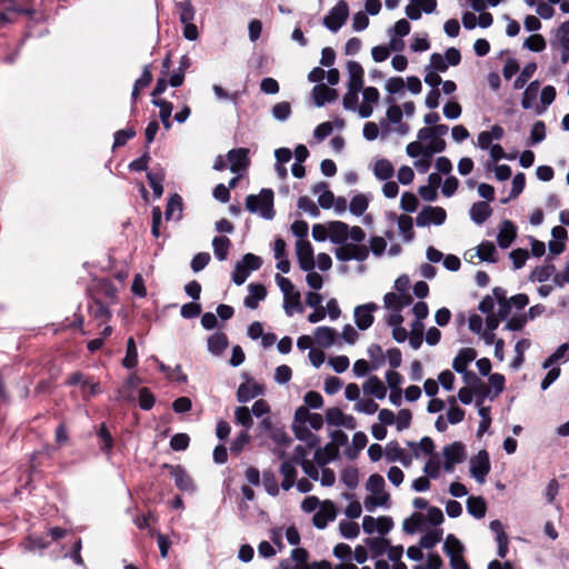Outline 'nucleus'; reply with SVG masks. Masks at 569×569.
<instances>
[{
    "label": "nucleus",
    "instance_id": "obj_1",
    "mask_svg": "<svg viewBox=\"0 0 569 569\" xmlns=\"http://www.w3.org/2000/svg\"><path fill=\"white\" fill-rule=\"evenodd\" d=\"M323 419L320 413H311L307 407H300L296 410L292 423L293 432L302 442L309 447H317L320 441L313 431L322 428Z\"/></svg>",
    "mask_w": 569,
    "mask_h": 569
},
{
    "label": "nucleus",
    "instance_id": "obj_2",
    "mask_svg": "<svg viewBox=\"0 0 569 569\" xmlns=\"http://www.w3.org/2000/svg\"><path fill=\"white\" fill-rule=\"evenodd\" d=\"M348 240L350 242L335 249V257L338 261L347 262L356 260L362 262L369 257V248L363 243L366 232L359 226L349 227Z\"/></svg>",
    "mask_w": 569,
    "mask_h": 569
},
{
    "label": "nucleus",
    "instance_id": "obj_3",
    "mask_svg": "<svg viewBox=\"0 0 569 569\" xmlns=\"http://www.w3.org/2000/svg\"><path fill=\"white\" fill-rule=\"evenodd\" d=\"M385 479L382 476L375 473L371 475L366 483V489L370 492L363 500V507L367 511L373 512L377 508H389L390 496L385 490Z\"/></svg>",
    "mask_w": 569,
    "mask_h": 569
},
{
    "label": "nucleus",
    "instance_id": "obj_4",
    "mask_svg": "<svg viewBox=\"0 0 569 569\" xmlns=\"http://www.w3.org/2000/svg\"><path fill=\"white\" fill-rule=\"evenodd\" d=\"M246 208L252 213H259L264 219H272L273 211V191L262 189L259 194H249L246 198Z\"/></svg>",
    "mask_w": 569,
    "mask_h": 569
},
{
    "label": "nucleus",
    "instance_id": "obj_5",
    "mask_svg": "<svg viewBox=\"0 0 569 569\" xmlns=\"http://www.w3.org/2000/svg\"><path fill=\"white\" fill-rule=\"evenodd\" d=\"M443 551L449 557L452 569H471L463 558L465 547L453 535H448L443 545Z\"/></svg>",
    "mask_w": 569,
    "mask_h": 569
},
{
    "label": "nucleus",
    "instance_id": "obj_6",
    "mask_svg": "<svg viewBox=\"0 0 569 569\" xmlns=\"http://www.w3.org/2000/svg\"><path fill=\"white\" fill-rule=\"evenodd\" d=\"M316 447H309L307 442L303 445H297L293 450V456L290 460L301 466L303 472L312 480H318V468L313 461L309 459V456L313 455Z\"/></svg>",
    "mask_w": 569,
    "mask_h": 569
},
{
    "label": "nucleus",
    "instance_id": "obj_7",
    "mask_svg": "<svg viewBox=\"0 0 569 569\" xmlns=\"http://www.w3.org/2000/svg\"><path fill=\"white\" fill-rule=\"evenodd\" d=\"M349 17V7L345 0H340L323 18V24L331 32H338Z\"/></svg>",
    "mask_w": 569,
    "mask_h": 569
},
{
    "label": "nucleus",
    "instance_id": "obj_8",
    "mask_svg": "<svg viewBox=\"0 0 569 569\" xmlns=\"http://www.w3.org/2000/svg\"><path fill=\"white\" fill-rule=\"evenodd\" d=\"M489 471V453L486 450H480L475 457L470 459V473L477 482L483 483Z\"/></svg>",
    "mask_w": 569,
    "mask_h": 569
},
{
    "label": "nucleus",
    "instance_id": "obj_9",
    "mask_svg": "<svg viewBox=\"0 0 569 569\" xmlns=\"http://www.w3.org/2000/svg\"><path fill=\"white\" fill-rule=\"evenodd\" d=\"M447 213L441 207H425L416 217L418 227H426L429 224L440 226L446 221Z\"/></svg>",
    "mask_w": 569,
    "mask_h": 569
},
{
    "label": "nucleus",
    "instance_id": "obj_10",
    "mask_svg": "<svg viewBox=\"0 0 569 569\" xmlns=\"http://www.w3.org/2000/svg\"><path fill=\"white\" fill-rule=\"evenodd\" d=\"M336 505L331 500H325L315 512L312 523L318 529H325L329 522H332L336 519Z\"/></svg>",
    "mask_w": 569,
    "mask_h": 569
},
{
    "label": "nucleus",
    "instance_id": "obj_11",
    "mask_svg": "<svg viewBox=\"0 0 569 569\" xmlns=\"http://www.w3.org/2000/svg\"><path fill=\"white\" fill-rule=\"evenodd\" d=\"M379 309V306L375 302H368L360 305L355 308V322L360 330H367L373 323V312Z\"/></svg>",
    "mask_w": 569,
    "mask_h": 569
},
{
    "label": "nucleus",
    "instance_id": "obj_12",
    "mask_svg": "<svg viewBox=\"0 0 569 569\" xmlns=\"http://www.w3.org/2000/svg\"><path fill=\"white\" fill-rule=\"evenodd\" d=\"M296 252L299 267L303 271H311L315 268L313 248L308 240H298L296 243Z\"/></svg>",
    "mask_w": 569,
    "mask_h": 569
},
{
    "label": "nucleus",
    "instance_id": "obj_13",
    "mask_svg": "<svg viewBox=\"0 0 569 569\" xmlns=\"http://www.w3.org/2000/svg\"><path fill=\"white\" fill-rule=\"evenodd\" d=\"M443 468L446 471L451 472L457 463L465 459V447L460 442H453L443 448Z\"/></svg>",
    "mask_w": 569,
    "mask_h": 569
},
{
    "label": "nucleus",
    "instance_id": "obj_14",
    "mask_svg": "<svg viewBox=\"0 0 569 569\" xmlns=\"http://www.w3.org/2000/svg\"><path fill=\"white\" fill-rule=\"evenodd\" d=\"M313 340L321 348H330L335 345H340L337 330L327 326H321L315 329Z\"/></svg>",
    "mask_w": 569,
    "mask_h": 569
},
{
    "label": "nucleus",
    "instance_id": "obj_15",
    "mask_svg": "<svg viewBox=\"0 0 569 569\" xmlns=\"http://www.w3.org/2000/svg\"><path fill=\"white\" fill-rule=\"evenodd\" d=\"M385 456L388 462L399 461L405 467H409L412 463V456L401 448L397 441L387 443Z\"/></svg>",
    "mask_w": 569,
    "mask_h": 569
},
{
    "label": "nucleus",
    "instance_id": "obj_16",
    "mask_svg": "<svg viewBox=\"0 0 569 569\" xmlns=\"http://www.w3.org/2000/svg\"><path fill=\"white\" fill-rule=\"evenodd\" d=\"M170 475L174 480L176 487L184 492H193L196 487L192 478L180 466H170Z\"/></svg>",
    "mask_w": 569,
    "mask_h": 569
},
{
    "label": "nucleus",
    "instance_id": "obj_17",
    "mask_svg": "<svg viewBox=\"0 0 569 569\" xmlns=\"http://www.w3.org/2000/svg\"><path fill=\"white\" fill-rule=\"evenodd\" d=\"M227 157L230 162V170L234 173L246 170L249 166L248 150L244 148L232 149Z\"/></svg>",
    "mask_w": 569,
    "mask_h": 569
},
{
    "label": "nucleus",
    "instance_id": "obj_18",
    "mask_svg": "<svg viewBox=\"0 0 569 569\" xmlns=\"http://www.w3.org/2000/svg\"><path fill=\"white\" fill-rule=\"evenodd\" d=\"M339 456L338 449L327 443L323 448L319 445L313 449V463L318 467H325L329 462L336 460Z\"/></svg>",
    "mask_w": 569,
    "mask_h": 569
},
{
    "label": "nucleus",
    "instance_id": "obj_19",
    "mask_svg": "<svg viewBox=\"0 0 569 569\" xmlns=\"http://www.w3.org/2000/svg\"><path fill=\"white\" fill-rule=\"evenodd\" d=\"M293 460H283L280 466V473L282 476L281 488L286 491L290 490L297 480V466Z\"/></svg>",
    "mask_w": 569,
    "mask_h": 569
},
{
    "label": "nucleus",
    "instance_id": "obj_20",
    "mask_svg": "<svg viewBox=\"0 0 569 569\" xmlns=\"http://www.w3.org/2000/svg\"><path fill=\"white\" fill-rule=\"evenodd\" d=\"M329 239L332 243L343 246L348 242L349 226L342 221H331L328 224Z\"/></svg>",
    "mask_w": 569,
    "mask_h": 569
},
{
    "label": "nucleus",
    "instance_id": "obj_21",
    "mask_svg": "<svg viewBox=\"0 0 569 569\" xmlns=\"http://www.w3.org/2000/svg\"><path fill=\"white\" fill-rule=\"evenodd\" d=\"M312 98L317 107H322L327 102H332L338 98V91L323 83L316 84L312 89Z\"/></svg>",
    "mask_w": 569,
    "mask_h": 569
},
{
    "label": "nucleus",
    "instance_id": "obj_22",
    "mask_svg": "<svg viewBox=\"0 0 569 569\" xmlns=\"http://www.w3.org/2000/svg\"><path fill=\"white\" fill-rule=\"evenodd\" d=\"M517 236V228L510 220H505L501 223L497 236L498 246L501 249H507L511 246Z\"/></svg>",
    "mask_w": 569,
    "mask_h": 569
},
{
    "label": "nucleus",
    "instance_id": "obj_23",
    "mask_svg": "<svg viewBox=\"0 0 569 569\" xmlns=\"http://www.w3.org/2000/svg\"><path fill=\"white\" fill-rule=\"evenodd\" d=\"M477 352L472 348H462L459 350L452 361V368L456 372L462 373L468 371V366L476 359Z\"/></svg>",
    "mask_w": 569,
    "mask_h": 569
},
{
    "label": "nucleus",
    "instance_id": "obj_24",
    "mask_svg": "<svg viewBox=\"0 0 569 569\" xmlns=\"http://www.w3.org/2000/svg\"><path fill=\"white\" fill-rule=\"evenodd\" d=\"M68 387L80 388L82 391H96L98 383L93 377L87 376L81 372L70 375L67 380Z\"/></svg>",
    "mask_w": 569,
    "mask_h": 569
},
{
    "label": "nucleus",
    "instance_id": "obj_25",
    "mask_svg": "<svg viewBox=\"0 0 569 569\" xmlns=\"http://www.w3.org/2000/svg\"><path fill=\"white\" fill-rule=\"evenodd\" d=\"M348 88L362 90L365 71L357 61H348Z\"/></svg>",
    "mask_w": 569,
    "mask_h": 569
},
{
    "label": "nucleus",
    "instance_id": "obj_26",
    "mask_svg": "<svg viewBox=\"0 0 569 569\" xmlns=\"http://www.w3.org/2000/svg\"><path fill=\"white\" fill-rule=\"evenodd\" d=\"M183 202L181 196L172 194L167 202L164 216L167 220L179 221L182 218Z\"/></svg>",
    "mask_w": 569,
    "mask_h": 569
},
{
    "label": "nucleus",
    "instance_id": "obj_27",
    "mask_svg": "<svg viewBox=\"0 0 569 569\" xmlns=\"http://www.w3.org/2000/svg\"><path fill=\"white\" fill-rule=\"evenodd\" d=\"M248 290L249 295L244 298V306L249 309H256L259 301L266 298L267 290L264 286L260 283H250Z\"/></svg>",
    "mask_w": 569,
    "mask_h": 569
},
{
    "label": "nucleus",
    "instance_id": "obj_28",
    "mask_svg": "<svg viewBox=\"0 0 569 569\" xmlns=\"http://www.w3.org/2000/svg\"><path fill=\"white\" fill-rule=\"evenodd\" d=\"M492 213V209L486 201L475 202L470 208V218L476 224L485 223Z\"/></svg>",
    "mask_w": 569,
    "mask_h": 569
},
{
    "label": "nucleus",
    "instance_id": "obj_29",
    "mask_svg": "<svg viewBox=\"0 0 569 569\" xmlns=\"http://www.w3.org/2000/svg\"><path fill=\"white\" fill-rule=\"evenodd\" d=\"M313 193H319L318 203L323 209H330L335 202V194L328 190V184L326 182H319L312 188Z\"/></svg>",
    "mask_w": 569,
    "mask_h": 569
},
{
    "label": "nucleus",
    "instance_id": "obj_30",
    "mask_svg": "<svg viewBox=\"0 0 569 569\" xmlns=\"http://www.w3.org/2000/svg\"><path fill=\"white\" fill-rule=\"evenodd\" d=\"M402 109L398 104L392 103L386 112L387 119L380 122L382 134L386 136L390 132L389 124H398L402 120Z\"/></svg>",
    "mask_w": 569,
    "mask_h": 569
},
{
    "label": "nucleus",
    "instance_id": "obj_31",
    "mask_svg": "<svg viewBox=\"0 0 569 569\" xmlns=\"http://www.w3.org/2000/svg\"><path fill=\"white\" fill-rule=\"evenodd\" d=\"M212 248H213L214 257L219 261H224L228 258L229 250L231 248V241L226 236L214 237L212 240Z\"/></svg>",
    "mask_w": 569,
    "mask_h": 569
},
{
    "label": "nucleus",
    "instance_id": "obj_32",
    "mask_svg": "<svg viewBox=\"0 0 569 569\" xmlns=\"http://www.w3.org/2000/svg\"><path fill=\"white\" fill-rule=\"evenodd\" d=\"M467 511L476 519H482L486 516L487 503L482 497L471 496L467 499Z\"/></svg>",
    "mask_w": 569,
    "mask_h": 569
},
{
    "label": "nucleus",
    "instance_id": "obj_33",
    "mask_svg": "<svg viewBox=\"0 0 569 569\" xmlns=\"http://www.w3.org/2000/svg\"><path fill=\"white\" fill-rule=\"evenodd\" d=\"M373 174L378 180L387 181L395 174V168L388 159H379L375 162Z\"/></svg>",
    "mask_w": 569,
    "mask_h": 569
},
{
    "label": "nucleus",
    "instance_id": "obj_34",
    "mask_svg": "<svg viewBox=\"0 0 569 569\" xmlns=\"http://www.w3.org/2000/svg\"><path fill=\"white\" fill-rule=\"evenodd\" d=\"M407 445L415 458L431 455L433 451V441L429 437L422 438L419 442L408 441Z\"/></svg>",
    "mask_w": 569,
    "mask_h": 569
},
{
    "label": "nucleus",
    "instance_id": "obj_35",
    "mask_svg": "<svg viewBox=\"0 0 569 569\" xmlns=\"http://www.w3.org/2000/svg\"><path fill=\"white\" fill-rule=\"evenodd\" d=\"M368 438L366 433L359 431L353 435L351 446H348L345 450V455L349 459L357 458L358 453L366 447Z\"/></svg>",
    "mask_w": 569,
    "mask_h": 569
},
{
    "label": "nucleus",
    "instance_id": "obj_36",
    "mask_svg": "<svg viewBox=\"0 0 569 569\" xmlns=\"http://www.w3.org/2000/svg\"><path fill=\"white\" fill-rule=\"evenodd\" d=\"M283 310L288 317H291L295 312L303 311L299 291L283 297Z\"/></svg>",
    "mask_w": 569,
    "mask_h": 569
},
{
    "label": "nucleus",
    "instance_id": "obj_37",
    "mask_svg": "<svg viewBox=\"0 0 569 569\" xmlns=\"http://www.w3.org/2000/svg\"><path fill=\"white\" fill-rule=\"evenodd\" d=\"M147 179L153 191L154 198L159 199L163 193L164 172L162 169L147 172Z\"/></svg>",
    "mask_w": 569,
    "mask_h": 569
},
{
    "label": "nucleus",
    "instance_id": "obj_38",
    "mask_svg": "<svg viewBox=\"0 0 569 569\" xmlns=\"http://www.w3.org/2000/svg\"><path fill=\"white\" fill-rule=\"evenodd\" d=\"M176 11L182 24L193 22L196 10L189 0L176 2Z\"/></svg>",
    "mask_w": 569,
    "mask_h": 569
},
{
    "label": "nucleus",
    "instance_id": "obj_39",
    "mask_svg": "<svg viewBox=\"0 0 569 569\" xmlns=\"http://www.w3.org/2000/svg\"><path fill=\"white\" fill-rule=\"evenodd\" d=\"M152 103L159 107V117L163 124V127L169 130L171 128L170 117L173 110V106L171 102L163 99H152Z\"/></svg>",
    "mask_w": 569,
    "mask_h": 569
},
{
    "label": "nucleus",
    "instance_id": "obj_40",
    "mask_svg": "<svg viewBox=\"0 0 569 569\" xmlns=\"http://www.w3.org/2000/svg\"><path fill=\"white\" fill-rule=\"evenodd\" d=\"M376 545L379 546L377 553L387 551L388 558L392 562H397L398 560L401 559L402 553H403L402 546H396V547L391 546L389 540H386V539H381V540L377 541Z\"/></svg>",
    "mask_w": 569,
    "mask_h": 569
},
{
    "label": "nucleus",
    "instance_id": "obj_41",
    "mask_svg": "<svg viewBox=\"0 0 569 569\" xmlns=\"http://www.w3.org/2000/svg\"><path fill=\"white\" fill-rule=\"evenodd\" d=\"M228 347V337L223 332H216L208 339V349L213 355H221Z\"/></svg>",
    "mask_w": 569,
    "mask_h": 569
},
{
    "label": "nucleus",
    "instance_id": "obj_42",
    "mask_svg": "<svg viewBox=\"0 0 569 569\" xmlns=\"http://www.w3.org/2000/svg\"><path fill=\"white\" fill-rule=\"evenodd\" d=\"M138 365V350L136 341L132 337L127 340L126 356L122 360V366L127 369H133Z\"/></svg>",
    "mask_w": 569,
    "mask_h": 569
},
{
    "label": "nucleus",
    "instance_id": "obj_43",
    "mask_svg": "<svg viewBox=\"0 0 569 569\" xmlns=\"http://www.w3.org/2000/svg\"><path fill=\"white\" fill-rule=\"evenodd\" d=\"M369 206V199L363 193H358L352 197L350 203H349V210L350 212L356 216L360 217L362 216Z\"/></svg>",
    "mask_w": 569,
    "mask_h": 569
},
{
    "label": "nucleus",
    "instance_id": "obj_44",
    "mask_svg": "<svg viewBox=\"0 0 569 569\" xmlns=\"http://www.w3.org/2000/svg\"><path fill=\"white\" fill-rule=\"evenodd\" d=\"M540 83L538 80H535L528 84L522 94L521 106L523 109H530L533 107V103L537 99Z\"/></svg>",
    "mask_w": 569,
    "mask_h": 569
},
{
    "label": "nucleus",
    "instance_id": "obj_45",
    "mask_svg": "<svg viewBox=\"0 0 569 569\" xmlns=\"http://www.w3.org/2000/svg\"><path fill=\"white\" fill-rule=\"evenodd\" d=\"M477 256L482 261L496 262L497 261V249L492 242L483 241L477 248Z\"/></svg>",
    "mask_w": 569,
    "mask_h": 569
},
{
    "label": "nucleus",
    "instance_id": "obj_46",
    "mask_svg": "<svg viewBox=\"0 0 569 569\" xmlns=\"http://www.w3.org/2000/svg\"><path fill=\"white\" fill-rule=\"evenodd\" d=\"M498 395L499 393H479V397L475 399L476 406L478 408V413L481 417V419H491L490 408L486 406V401H493Z\"/></svg>",
    "mask_w": 569,
    "mask_h": 569
},
{
    "label": "nucleus",
    "instance_id": "obj_47",
    "mask_svg": "<svg viewBox=\"0 0 569 569\" xmlns=\"http://www.w3.org/2000/svg\"><path fill=\"white\" fill-rule=\"evenodd\" d=\"M97 435L100 439L101 451L104 452L108 458H110L111 449L113 447V439L104 423L99 427Z\"/></svg>",
    "mask_w": 569,
    "mask_h": 569
},
{
    "label": "nucleus",
    "instance_id": "obj_48",
    "mask_svg": "<svg viewBox=\"0 0 569 569\" xmlns=\"http://www.w3.org/2000/svg\"><path fill=\"white\" fill-rule=\"evenodd\" d=\"M160 370L166 375L167 379L172 382L186 383L187 375H184L181 370L180 366H176L174 368L166 367L163 363L160 365Z\"/></svg>",
    "mask_w": 569,
    "mask_h": 569
},
{
    "label": "nucleus",
    "instance_id": "obj_49",
    "mask_svg": "<svg viewBox=\"0 0 569 569\" xmlns=\"http://www.w3.org/2000/svg\"><path fill=\"white\" fill-rule=\"evenodd\" d=\"M339 531L346 539H355L359 536L360 529L357 522L350 520H341Z\"/></svg>",
    "mask_w": 569,
    "mask_h": 569
},
{
    "label": "nucleus",
    "instance_id": "obj_50",
    "mask_svg": "<svg viewBox=\"0 0 569 569\" xmlns=\"http://www.w3.org/2000/svg\"><path fill=\"white\" fill-rule=\"evenodd\" d=\"M272 117L278 121H286L291 116V106L287 101L276 103L271 109Z\"/></svg>",
    "mask_w": 569,
    "mask_h": 569
},
{
    "label": "nucleus",
    "instance_id": "obj_51",
    "mask_svg": "<svg viewBox=\"0 0 569 569\" xmlns=\"http://www.w3.org/2000/svg\"><path fill=\"white\" fill-rule=\"evenodd\" d=\"M297 206L312 218H318L320 216L318 206L307 196L299 197Z\"/></svg>",
    "mask_w": 569,
    "mask_h": 569
},
{
    "label": "nucleus",
    "instance_id": "obj_52",
    "mask_svg": "<svg viewBox=\"0 0 569 569\" xmlns=\"http://www.w3.org/2000/svg\"><path fill=\"white\" fill-rule=\"evenodd\" d=\"M537 69L536 63H528L523 67L520 74L513 81V88L515 89H522L527 81L532 77Z\"/></svg>",
    "mask_w": 569,
    "mask_h": 569
},
{
    "label": "nucleus",
    "instance_id": "obj_53",
    "mask_svg": "<svg viewBox=\"0 0 569 569\" xmlns=\"http://www.w3.org/2000/svg\"><path fill=\"white\" fill-rule=\"evenodd\" d=\"M449 403L450 407L447 411V420L451 425L459 423L460 421L463 420L465 411L458 406H456V398L453 396L449 398Z\"/></svg>",
    "mask_w": 569,
    "mask_h": 569
},
{
    "label": "nucleus",
    "instance_id": "obj_54",
    "mask_svg": "<svg viewBox=\"0 0 569 569\" xmlns=\"http://www.w3.org/2000/svg\"><path fill=\"white\" fill-rule=\"evenodd\" d=\"M398 228L400 233L403 236L406 241H410L413 238L412 218L402 214L398 219Z\"/></svg>",
    "mask_w": 569,
    "mask_h": 569
},
{
    "label": "nucleus",
    "instance_id": "obj_55",
    "mask_svg": "<svg viewBox=\"0 0 569 569\" xmlns=\"http://www.w3.org/2000/svg\"><path fill=\"white\" fill-rule=\"evenodd\" d=\"M262 485L270 496H277L279 493L278 480L273 472L264 471L262 473Z\"/></svg>",
    "mask_w": 569,
    "mask_h": 569
},
{
    "label": "nucleus",
    "instance_id": "obj_56",
    "mask_svg": "<svg viewBox=\"0 0 569 569\" xmlns=\"http://www.w3.org/2000/svg\"><path fill=\"white\" fill-rule=\"evenodd\" d=\"M523 47L533 52H541L546 48V40L541 34H531L525 40Z\"/></svg>",
    "mask_w": 569,
    "mask_h": 569
},
{
    "label": "nucleus",
    "instance_id": "obj_57",
    "mask_svg": "<svg viewBox=\"0 0 569 569\" xmlns=\"http://www.w3.org/2000/svg\"><path fill=\"white\" fill-rule=\"evenodd\" d=\"M441 530H431L425 533L420 538V547L423 549H431L433 548L440 540H441Z\"/></svg>",
    "mask_w": 569,
    "mask_h": 569
},
{
    "label": "nucleus",
    "instance_id": "obj_58",
    "mask_svg": "<svg viewBox=\"0 0 569 569\" xmlns=\"http://www.w3.org/2000/svg\"><path fill=\"white\" fill-rule=\"evenodd\" d=\"M569 350L568 343L560 345L552 355H550L545 361H543V368H550L555 362L567 359V353Z\"/></svg>",
    "mask_w": 569,
    "mask_h": 569
},
{
    "label": "nucleus",
    "instance_id": "obj_59",
    "mask_svg": "<svg viewBox=\"0 0 569 569\" xmlns=\"http://www.w3.org/2000/svg\"><path fill=\"white\" fill-rule=\"evenodd\" d=\"M556 44L569 46V21L561 23L555 32V41L551 42L552 47Z\"/></svg>",
    "mask_w": 569,
    "mask_h": 569
},
{
    "label": "nucleus",
    "instance_id": "obj_60",
    "mask_svg": "<svg viewBox=\"0 0 569 569\" xmlns=\"http://www.w3.org/2000/svg\"><path fill=\"white\" fill-rule=\"evenodd\" d=\"M418 198L412 192H403L400 199V207L406 212H415L418 207Z\"/></svg>",
    "mask_w": 569,
    "mask_h": 569
},
{
    "label": "nucleus",
    "instance_id": "obj_61",
    "mask_svg": "<svg viewBox=\"0 0 569 569\" xmlns=\"http://www.w3.org/2000/svg\"><path fill=\"white\" fill-rule=\"evenodd\" d=\"M190 438L187 433H176L170 439V447L174 451L186 450L189 446Z\"/></svg>",
    "mask_w": 569,
    "mask_h": 569
},
{
    "label": "nucleus",
    "instance_id": "obj_62",
    "mask_svg": "<svg viewBox=\"0 0 569 569\" xmlns=\"http://www.w3.org/2000/svg\"><path fill=\"white\" fill-rule=\"evenodd\" d=\"M528 322L527 315H517L511 317L505 325V329L510 331H520Z\"/></svg>",
    "mask_w": 569,
    "mask_h": 569
},
{
    "label": "nucleus",
    "instance_id": "obj_63",
    "mask_svg": "<svg viewBox=\"0 0 569 569\" xmlns=\"http://www.w3.org/2000/svg\"><path fill=\"white\" fill-rule=\"evenodd\" d=\"M210 254L208 252H199L197 253L190 263V267L193 272H199L203 270L208 263L210 262Z\"/></svg>",
    "mask_w": 569,
    "mask_h": 569
},
{
    "label": "nucleus",
    "instance_id": "obj_64",
    "mask_svg": "<svg viewBox=\"0 0 569 569\" xmlns=\"http://www.w3.org/2000/svg\"><path fill=\"white\" fill-rule=\"evenodd\" d=\"M546 138V124L543 121H537L533 123L530 132V140L532 144H537Z\"/></svg>",
    "mask_w": 569,
    "mask_h": 569
}]
</instances>
